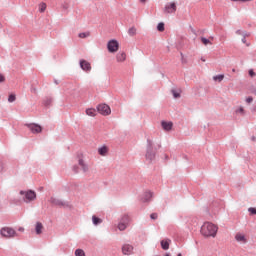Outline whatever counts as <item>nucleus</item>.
<instances>
[{
	"label": "nucleus",
	"mask_w": 256,
	"mask_h": 256,
	"mask_svg": "<svg viewBox=\"0 0 256 256\" xmlns=\"http://www.w3.org/2000/svg\"><path fill=\"white\" fill-rule=\"evenodd\" d=\"M78 164L80 165L84 173H87V171H89V166L85 163V160H83V158H80L78 160Z\"/></svg>",
	"instance_id": "nucleus-15"
},
{
	"label": "nucleus",
	"mask_w": 256,
	"mask_h": 256,
	"mask_svg": "<svg viewBox=\"0 0 256 256\" xmlns=\"http://www.w3.org/2000/svg\"><path fill=\"white\" fill-rule=\"evenodd\" d=\"M54 83H55V85H59V80L54 79Z\"/></svg>",
	"instance_id": "nucleus-52"
},
{
	"label": "nucleus",
	"mask_w": 256,
	"mask_h": 256,
	"mask_svg": "<svg viewBox=\"0 0 256 256\" xmlns=\"http://www.w3.org/2000/svg\"><path fill=\"white\" fill-rule=\"evenodd\" d=\"M152 197H153V192H145L141 201H142V203H149V201H151Z\"/></svg>",
	"instance_id": "nucleus-16"
},
{
	"label": "nucleus",
	"mask_w": 256,
	"mask_h": 256,
	"mask_svg": "<svg viewBox=\"0 0 256 256\" xmlns=\"http://www.w3.org/2000/svg\"><path fill=\"white\" fill-rule=\"evenodd\" d=\"M31 93H35V94H37V88H35V87H31Z\"/></svg>",
	"instance_id": "nucleus-47"
},
{
	"label": "nucleus",
	"mask_w": 256,
	"mask_h": 256,
	"mask_svg": "<svg viewBox=\"0 0 256 256\" xmlns=\"http://www.w3.org/2000/svg\"><path fill=\"white\" fill-rule=\"evenodd\" d=\"M157 157V147L153 144V140L147 139L145 159L148 163H153Z\"/></svg>",
	"instance_id": "nucleus-1"
},
{
	"label": "nucleus",
	"mask_w": 256,
	"mask_h": 256,
	"mask_svg": "<svg viewBox=\"0 0 256 256\" xmlns=\"http://www.w3.org/2000/svg\"><path fill=\"white\" fill-rule=\"evenodd\" d=\"M122 223H125L126 225H129V222L131 221V218L129 217V215H124L122 216L121 220Z\"/></svg>",
	"instance_id": "nucleus-24"
},
{
	"label": "nucleus",
	"mask_w": 256,
	"mask_h": 256,
	"mask_svg": "<svg viewBox=\"0 0 256 256\" xmlns=\"http://www.w3.org/2000/svg\"><path fill=\"white\" fill-rule=\"evenodd\" d=\"M116 59H117L118 63H123V61H125V59H127V54H125V52L118 53L116 56Z\"/></svg>",
	"instance_id": "nucleus-19"
},
{
	"label": "nucleus",
	"mask_w": 256,
	"mask_h": 256,
	"mask_svg": "<svg viewBox=\"0 0 256 256\" xmlns=\"http://www.w3.org/2000/svg\"><path fill=\"white\" fill-rule=\"evenodd\" d=\"M79 65H80V69H82V71H85V73L91 72V63H89V61L85 59H81L79 61Z\"/></svg>",
	"instance_id": "nucleus-9"
},
{
	"label": "nucleus",
	"mask_w": 256,
	"mask_h": 256,
	"mask_svg": "<svg viewBox=\"0 0 256 256\" xmlns=\"http://www.w3.org/2000/svg\"><path fill=\"white\" fill-rule=\"evenodd\" d=\"M236 35H243V31L237 30V31H236Z\"/></svg>",
	"instance_id": "nucleus-48"
},
{
	"label": "nucleus",
	"mask_w": 256,
	"mask_h": 256,
	"mask_svg": "<svg viewBox=\"0 0 256 256\" xmlns=\"http://www.w3.org/2000/svg\"><path fill=\"white\" fill-rule=\"evenodd\" d=\"M18 231H20V233H23V231H25V228L19 227V228H18Z\"/></svg>",
	"instance_id": "nucleus-49"
},
{
	"label": "nucleus",
	"mask_w": 256,
	"mask_h": 256,
	"mask_svg": "<svg viewBox=\"0 0 256 256\" xmlns=\"http://www.w3.org/2000/svg\"><path fill=\"white\" fill-rule=\"evenodd\" d=\"M255 111H256V108H255Z\"/></svg>",
	"instance_id": "nucleus-64"
},
{
	"label": "nucleus",
	"mask_w": 256,
	"mask_h": 256,
	"mask_svg": "<svg viewBox=\"0 0 256 256\" xmlns=\"http://www.w3.org/2000/svg\"><path fill=\"white\" fill-rule=\"evenodd\" d=\"M242 35L244 38L250 37L251 33L248 32H242Z\"/></svg>",
	"instance_id": "nucleus-44"
},
{
	"label": "nucleus",
	"mask_w": 256,
	"mask_h": 256,
	"mask_svg": "<svg viewBox=\"0 0 256 256\" xmlns=\"http://www.w3.org/2000/svg\"><path fill=\"white\" fill-rule=\"evenodd\" d=\"M75 256H85V251L83 249H76Z\"/></svg>",
	"instance_id": "nucleus-31"
},
{
	"label": "nucleus",
	"mask_w": 256,
	"mask_h": 256,
	"mask_svg": "<svg viewBox=\"0 0 256 256\" xmlns=\"http://www.w3.org/2000/svg\"><path fill=\"white\" fill-rule=\"evenodd\" d=\"M200 40L203 45H213V43H211V40H209L208 38L201 37Z\"/></svg>",
	"instance_id": "nucleus-28"
},
{
	"label": "nucleus",
	"mask_w": 256,
	"mask_h": 256,
	"mask_svg": "<svg viewBox=\"0 0 256 256\" xmlns=\"http://www.w3.org/2000/svg\"><path fill=\"white\" fill-rule=\"evenodd\" d=\"M177 256H183L181 253H178Z\"/></svg>",
	"instance_id": "nucleus-60"
},
{
	"label": "nucleus",
	"mask_w": 256,
	"mask_h": 256,
	"mask_svg": "<svg viewBox=\"0 0 256 256\" xmlns=\"http://www.w3.org/2000/svg\"><path fill=\"white\" fill-rule=\"evenodd\" d=\"M78 37H80V39H86V37H89V33L82 32L78 35Z\"/></svg>",
	"instance_id": "nucleus-33"
},
{
	"label": "nucleus",
	"mask_w": 256,
	"mask_h": 256,
	"mask_svg": "<svg viewBox=\"0 0 256 256\" xmlns=\"http://www.w3.org/2000/svg\"><path fill=\"white\" fill-rule=\"evenodd\" d=\"M251 141H253V142L255 143L256 137H255V136H252V137H251Z\"/></svg>",
	"instance_id": "nucleus-53"
},
{
	"label": "nucleus",
	"mask_w": 256,
	"mask_h": 256,
	"mask_svg": "<svg viewBox=\"0 0 256 256\" xmlns=\"http://www.w3.org/2000/svg\"><path fill=\"white\" fill-rule=\"evenodd\" d=\"M192 33H194V35H195V30L192 29Z\"/></svg>",
	"instance_id": "nucleus-62"
},
{
	"label": "nucleus",
	"mask_w": 256,
	"mask_h": 256,
	"mask_svg": "<svg viewBox=\"0 0 256 256\" xmlns=\"http://www.w3.org/2000/svg\"><path fill=\"white\" fill-rule=\"evenodd\" d=\"M50 203L52 205H55L56 207H69V202H63L61 199L59 198H50Z\"/></svg>",
	"instance_id": "nucleus-8"
},
{
	"label": "nucleus",
	"mask_w": 256,
	"mask_h": 256,
	"mask_svg": "<svg viewBox=\"0 0 256 256\" xmlns=\"http://www.w3.org/2000/svg\"><path fill=\"white\" fill-rule=\"evenodd\" d=\"M0 83H5V75L0 74Z\"/></svg>",
	"instance_id": "nucleus-41"
},
{
	"label": "nucleus",
	"mask_w": 256,
	"mask_h": 256,
	"mask_svg": "<svg viewBox=\"0 0 256 256\" xmlns=\"http://www.w3.org/2000/svg\"><path fill=\"white\" fill-rule=\"evenodd\" d=\"M254 95H256V89L253 91Z\"/></svg>",
	"instance_id": "nucleus-61"
},
{
	"label": "nucleus",
	"mask_w": 256,
	"mask_h": 256,
	"mask_svg": "<svg viewBox=\"0 0 256 256\" xmlns=\"http://www.w3.org/2000/svg\"><path fill=\"white\" fill-rule=\"evenodd\" d=\"M96 109L97 113H100V115H103L104 117L111 115V107L107 104H99Z\"/></svg>",
	"instance_id": "nucleus-5"
},
{
	"label": "nucleus",
	"mask_w": 256,
	"mask_h": 256,
	"mask_svg": "<svg viewBox=\"0 0 256 256\" xmlns=\"http://www.w3.org/2000/svg\"><path fill=\"white\" fill-rule=\"evenodd\" d=\"M175 11H177V4L175 2L165 6V13H175Z\"/></svg>",
	"instance_id": "nucleus-10"
},
{
	"label": "nucleus",
	"mask_w": 256,
	"mask_h": 256,
	"mask_svg": "<svg viewBox=\"0 0 256 256\" xmlns=\"http://www.w3.org/2000/svg\"><path fill=\"white\" fill-rule=\"evenodd\" d=\"M158 217L159 215L157 213L150 214V219H153V221H155Z\"/></svg>",
	"instance_id": "nucleus-36"
},
{
	"label": "nucleus",
	"mask_w": 256,
	"mask_h": 256,
	"mask_svg": "<svg viewBox=\"0 0 256 256\" xmlns=\"http://www.w3.org/2000/svg\"><path fill=\"white\" fill-rule=\"evenodd\" d=\"M20 195L23 196L24 203H31L37 199V192H35V190H21Z\"/></svg>",
	"instance_id": "nucleus-3"
},
{
	"label": "nucleus",
	"mask_w": 256,
	"mask_h": 256,
	"mask_svg": "<svg viewBox=\"0 0 256 256\" xmlns=\"http://www.w3.org/2000/svg\"><path fill=\"white\" fill-rule=\"evenodd\" d=\"M92 223H93V225H101V223H103V219L97 217L96 215H93Z\"/></svg>",
	"instance_id": "nucleus-22"
},
{
	"label": "nucleus",
	"mask_w": 256,
	"mask_h": 256,
	"mask_svg": "<svg viewBox=\"0 0 256 256\" xmlns=\"http://www.w3.org/2000/svg\"><path fill=\"white\" fill-rule=\"evenodd\" d=\"M142 3H147V0H140Z\"/></svg>",
	"instance_id": "nucleus-55"
},
{
	"label": "nucleus",
	"mask_w": 256,
	"mask_h": 256,
	"mask_svg": "<svg viewBox=\"0 0 256 256\" xmlns=\"http://www.w3.org/2000/svg\"><path fill=\"white\" fill-rule=\"evenodd\" d=\"M86 115L89 117H95L97 115V110L95 108L86 109Z\"/></svg>",
	"instance_id": "nucleus-21"
},
{
	"label": "nucleus",
	"mask_w": 256,
	"mask_h": 256,
	"mask_svg": "<svg viewBox=\"0 0 256 256\" xmlns=\"http://www.w3.org/2000/svg\"><path fill=\"white\" fill-rule=\"evenodd\" d=\"M208 39H209V41H213L214 38H213V36H210Z\"/></svg>",
	"instance_id": "nucleus-54"
},
{
	"label": "nucleus",
	"mask_w": 256,
	"mask_h": 256,
	"mask_svg": "<svg viewBox=\"0 0 256 256\" xmlns=\"http://www.w3.org/2000/svg\"><path fill=\"white\" fill-rule=\"evenodd\" d=\"M42 105H44V107H46V109H49V107L53 106V97H45L42 101Z\"/></svg>",
	"instance_id": "nucleus-13"
},
{
	"label": "nucleus",
	"mask_w": 256,
	"mask_h": 256,
	"mask_svg": "<svg viewBox=\"0 0 256 256\" xmlns=\"http://www.w3.org/2000/svg\"><path fill=\"white\" fill-rule=\"evenodd\" d=\"M165 159H169V156H168V155H165Z\"/></svg>",
	"instance_id": "nucleus-59"
},
{
	"label": "nucleus",
	"mask_w": 256,
	"mask_h": 256,
	"mask_svg": "<svg viewBox=\"0 0 256 256\" xmlns=\"http://www.w3.org/2000/svg\"><path fill=\"white\" fill-rule=\"evenodd\" d=\"M246 103H253V97L250 96V97L246 98Z\"/></svg>",
	"instance_id": "nucleus-43"
},
{
	"label": "nucleus",
	"mask_w": 256,
	"mask_h": 256,
	"mask_svg": "<svg viewBox=\"0 0 256 256\" xmlns=\"http://www.w3.org/2000/svg\"><path fill=\"white\" fill-rule=\"evenodd\" d=\"M157 31H159L160 33H163V31H165V23L159 22L157 25Z\"/></svg>",
	"instance_id": "nucleus-26"
},
{
	"label": "nucleus",
	"mask_w": 256,
	"mask_h": 256,
	"mask_svg": "<svg viewBox=\"0 0 256 256\" xmlns=\"http://www.w3.org/2000/svg\"><path fill=\"white\" fill-rule=\"evenodd\" d=\"M232 1H242V3H246V1H251V0H232Z\"/></svg>",
	"instance_id": "nucleus-51"
},
{
	"label": "nucleus",
	"mask_w": 256,
	"mask_h": 256,
	"mask_svg": "<svg viewBox=\"0 0 256 256\" xmlns=\"http://www.w3.org/2000/svg\"><path fill=\"white\" fill-rule=\"evenodd\" d=\"M109 53H117L119 51V41L112 39L107 43Z\"/></svg>",
	"instance_id": "nucleus-6"
},
{
	"label": "nucleus",
	"mask_w": 256,
	"mask_h": 256,
	"mask_svg": "<svg viewBox=\"0 0 256 256\" xmlns=\"http://www.w3.org/2000/svg\"><path fill=\"white\" fill-rule=\"evenodd\" d=\"M248 75H249L250 77H255L256 73H255V71H253V69H250V70L248 71Z\"/></svg>",
	"instance_id": "nucleus-38"
},
{
	"label": "nucleus",
	"mask_w": 256,
	"mask_h": 256,
	"mask_svg": "<svg viewBox=\"0 0 256 256\" xmlns=\"http://www.w3.org/2000/svg\"><path fill=\"white\" fill-rule=\"evenodd\" d=\"M223 79H225V75L223 74H219L213 77V81H218V83H221V81H223Z\"/></svg>",
	"instance_id": "nucleus-25"
},
{
	"label": "nucleus",
	"mask_w": 256,
	"mask_h": 256,
	"mask_svg": "<svg viewBox=\"0 0 256 256\" xmlns=\"http://www.w3.org/2000/svg\"><path fill=\"white\" fill-rule=\"evenodd\" d=\"M123 255H131L133 253V246L131 244H124L122 246Z\"/></svg>",
	"instance_id": "nucleus-11"
},
{
	"label": "nucleus",
	"mask_w": 256,
	"mask_h": 256,
	"mask_svg": "<svg viewBox=\"0 0 256 256\" xmlns=\"http://www.w3.org/2000/svg\"><path fill=\"white\" fill-rule=\"evenodd\" d=\"M26 127H28V129H30L31 133H34V134H39V133L43 132V127L39 124H35V123L26 124Z\"/></svg>",
	"instance_id": "nucleus-7"
},
{
	"label": "nucleus",
	"mask_w": 256,
	"mask_h": 256,
	"mask_svg": "<svg viewBox=\"0 0 256 256\" xmlns=\"http://www.w3.org/2000/svg\"><path fill=\"white\" fill-rule=\"evenodd\" d=\"M5 169V165L3 162H0V173H3V170Z\"/></svg>",
	"instance_id": "nucleus-42"
},
{
	"label": "nucleus",
	"mask_w": 256,
	"mask_h": 256,
	"mask_svg": "<svg viewBox=\"0 0 256 256\" xmlns=\"http://www.w3.org/2000/svg\"><path fill=\"white\" fill-rule=\"evenodd\" d=\"M161 127L164 131H171L173 129V122H167L163 120L161 122Z\"/></svg>",
	"instance_id": "nucleus-14"
},
{
	"label": "nucleus",
	"mask_w": 256,
	"mask_h": 256,
	"mask_svg": "<svg viewBox=\"0 0 256 256\" xmlns=\"http://www.w3.org/2000/svg\"><path fill=\"white\" fill-rule=\"evenodd\" d=\"M233 73H235V69H232Z\"/></svg>",
	"instance_id": "nucleus-63"
},
{
	"label": "nucleus",
	"mask_w": 256,
	"mask_h": 256,
	"mask_svg": "<svg viewBox=\"0 0 256 256\" xmlns=\"http://www.w3.org/2000/svg\"><path fill=\"white\" fill-rule=\"evenodd\" d=\"M235 239L239 243H247V238H245V235H243L241 233H237L236 236H235Z\"/></svg>",
	"instance_id": "nucleus-18"
},
{
	"label": "nucleus",
	"mask_w": 256,
	"mask_h": 256,
	"mask_svg": "<svg viewBox=\"0 0 256 256\" xmlns=\"http://www.w3.org/2000/svg\"><path fill=\"white\" fill-rule=\"evenodd\" d=\"M62 9H65V10L69 9V4L68 3H64L62 5Z\"/></svg>",
	"instance_id": "nucleus-45"
},
{
	"label": "nucleus",
	"mask_w": 256,
	"mask_h": 256,
	"mask_svg": "<svg viewBox=\"0 0 256 256\" xmlns=\"http://www.w3.org/2000/svg\"><path fill=\"white\" fill-rule=\"evenodd\" d=\"M128 34L130 35V37H135V35H137V29L135 27L129 28Z\"/></svg>",
	"instance_id": "nucleus-27"
},
{
	"label": "nucleus",
	"mask_w": 256,
	"mask_h": 256,
	"mask_svg": "<svg viewBox=\"0 0 256 256\" xmlns=\"http://www.w3.org/2000/svg\"><path fill=\"white\" fill-rule=\"evenodd\" d=\"M77 158H78V160H79V159H83V153L78 152V153H77Z\"/></svg>",
	"instance_id": "nucleus-46"
},
{
	"label": "nucleus",
	"mask_w": 256,
	"mask_h": 256,
	"mask_svg": "<svg viewBox=\"0 0 256 256\" xmlns=\"http://www.w3.org/2000/svg\"><path fill=\"white\" fill-rule=\"evenodd\" d=\"M181 47H183V38H181L177 44V49H181Z\"/></svg>",
	"instance_id": "nucleus-37"
},
{
	"label": "nucleus",
	"mask_w": 256,
	"mask_h": 256,
	"mask_svg": "<svg viewBox=\"0 0 256 256\" xmlns=\"http://www.w3.org/2000/svg\"><path fill=\"white\" fill-rule=\"evenodd\" d=\"M180 55H181V61H182V63H183V64L187 63V59H185V56L183 55L182 52L180 53Z\"/></svg>",
	"instance_id": "nucleus-39"
},
{
	"label": "nucleus",
	"mask_w": 256,
	"mask_h": 256,
	"mask_svg": "<svg viewBox=\"0 0 256 256\" xmlns=\"http://www.w3.org/2000/svg\"><path fill=\"white\" fill-rule=\"evenodd\" d=\"M98 153L99 155H101L102 157H105V155H107V153H109V148L107 146H102L98 149Z\"/></svg>",
	"instance_id": "nucleus-17"
},
{
	"label": "nucleus",
	"mask_w": 256,
	"mask_h": 256,
	"mask_svg": "<svg viewBox=\"0 0 256 256\" xmlns=\"http://www.w3.org/2000/svg\"><path fill=\"white\" fill-rule=\"evenodd\" d=\"M171 93H172L174 99H181V90L172 89Z\"/></svg>",
	"instance_id": "nucleus-23"
},
{
	"label": "nucleus",
	"mask_w": 256,
	"mask_h": 256,
	"mask_svg": "<svg viewBox=\"0 0 256 256\" xmlns=\"http://www.w3.org/2000/svg\"><path fill=\"white\" fill-rule=\"evenodd\" d=\"M16 99H17V96H16L15 94H10V95L8 96V101H9V103L15 102Z\"/></svg>",
	"instance_id": "nucleus-30"
},
{
	"label": "nucleus",
	"mask_w": 256,
	"mask_h": 256,
	"mask_svg": "<svg viewBox=\"0 0 256 256\" xmlns=\"http://www.w3.org/2000/svg\"><path fill=\"white\" fill-rule=\"evenodd\" d=\"M35 231L36 235H41V233H43V224L41 222L36 223Z\"/></svg>",
	"instance_id": "nucleus-20"
},
{
	"label": "nucleus",
	"mask_w": 256,
	"mask_h": 256,
	"mask_svg": "<svg viewBox=\"0 0 256 256\" xmlns=\"http://www.w3.org/2000/svg\"><path fill=\"white\" fill-rule=\"evenodd\" d=\"M164 256H171V253H166Z\"/></svg>",
	"instance_id": "nucleus-56"
},
{
	"label": "nucleus",
	"mask_w": 256,
	"mask_h": 256,
	"mask_svg": "<svg viewBox=\"0 0 256 256\" xmlns=\"http://www.w3.org/2000/svg\"><path fill=\"white\" fill-rule=\"evenodd\" d=\"M118 229H119V231H125V229H127V224H125V222H121V220H120V222L118 224Z\"/></svg>",
	"instance_id": "nucleus-29"
},
{
	"label": "nucleus",
	"mask_w": 256,
	"mask_h": 256,
	"mask_svg": "<svg viewBox=\"0 0 256 256\" xmlns=\"http://www.w3.org/2000/svg\"><path fill=\"white\" fill-rule=\"evenodd\" d=\"M235 113H240V115H245V109L243 107H240L235 111Z\"/></svg>",
	"instance_id": "nucleus-34"
},
{
	"label": "nucleus",
	"mask_w": 256,
	"mask_h": 256,
	"mask_svg": "<svg viewBox=\"0 0 256 256\" xmlns=\"http://www.w3.org/2000/svg\"><path fill=\"white\" fill-rule=\"evenodd\" d=\"M242 43H244V44L247 43V38L243 37L242 38Z\"/></svg>",
	"instance_id": "nucleus-50"
},
{
	"label": "nucleus",
	"mask_w": 256,
	"mask_h": 256,
	"mask_svg": "<svg viewBox=\"0 0 256 256\" xmlns=\"http://www.w3.org/2000/svg\"><path fill=\"white\" fill-rule=\"evenodd\" d=\"M45 9H47V4L41 3L39 7L40 13H45Z\"/></svg>",
	"instance_id": "nucleus-32"
},
{
	"label": "nucleus",
	"mask_w": 256,
	"mask_h": 256,
	"mask_svg": "<svg viewBox=\"0 0 256 256\" xmlns=\"http://www.w3.org/2000/svg\"><path fill=\"white\" fill-rule=\"evenodd\" d=\"M158 149H161V144H158Z\"/></svg>",
	"instance_id": "nucleus-58"
},
{
	"label": "nucleus",
	"mask_w": 256,
	"mask_h": 256,
	"mask_svg": "<svg viewBox=\"0 0 256 256\" xmlns=\"http://www.w3.org/2000/svg\"><path fill=\"white\" fill-rule=\"evenodd\" d=\"M217 230H218V228H217V226H215V224H213L211 222H205L200 229V233L204 237H216Z\"/></svg>",
	"instance_id": "nucleus-2"
},
{
	"label": "nucleus",
	"mask_w": 256,
	"mask_h": 256,
	"mask_svg": "<svg viewBox=\"0 0 256 256\" xmlns=\"http://www.w3.org/2000/svg\"><path fill=\"white\" fill-rule=\"evenodd\" d=\"M160 245H161V249H163V251H168V249L171 245V239L166 238L164 240H161Z\"/></svg>",
	"instance_id": "nucleus-12"
},
{
	"label": "nucleus",
	"mask_w": 256,
	"mask_h": 256,
	"mask_svg": "<svg viewBox=\"0 0 256 256\" xmlns=\"http://www.w3.org/2000/svg\"><path fill=\"white\" fill-rule=\"evenodd\" d=\"M201 61L205 62V58L202 57V58H201Z\"/></svg>",
	"instance_id": "nucleus-57"
},
{
	"label": "nucleus",
	"mask_w": 256,
	"mask_h": 256,
	"mask_svg": "<svg viewBox=\"0 0 256 256\" xmlns=\"http://www.w3.org/2000/svg\"><path fill=\"white\" fill-rule=\"evenodd\" d=\"M0 233L2 237H6L7 239H11L12 237H17L19 234H17V231L15 229L10 227H3L0 230Z\"/></svg>",
	"instance_id": "nucleus-4"
},
{
	"label": "nucleus",
	"mask_w": 256,
	"mask_h": 256,
	"mask_svg": "<svg viewBox=\"0 0 256 256\" xmlns=\"http://www.w3.org/2000/svg\"><path fill=\"white\" fill-rule=\"evenodd\" d=\"M72 171H74V173H79V166L74 165Z\"/></svg>",
	"instance_id": "nucleus-40"
},
{
	"label": "nucleus",
	"mask_w": 256,
	"mask_h": 256,
	"mask_svg": "<svg viewBox=\"0 0 256 256\" xmlns=\"http://www.w3.org/2000/svg\"><path fill=\"white\" fill-rule=\"evenodd\" d=\"M248 211H249L250 215H256V208L255 207H250L248 209Z\"/></svg>",
	"instance_id": "nucleus-35"
}]
</instances>
